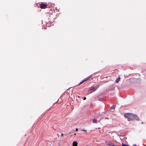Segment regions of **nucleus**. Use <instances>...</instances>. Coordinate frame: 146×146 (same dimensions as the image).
<instances>
[{"instance_id":"obj_1","label":"nucleus","mask_w":146,"mask_h":146,"mask_svg":"<svg viewBox=\"0 0 146 146\" xmlns=\"http://www.w3.org/2000/svg\"><path fill=\"white\" fill-rule=\"evenodd\" d=\"M124 116L128 118L129 120H138L139 119L137 116L132 114L126 113L125 115Z\"/></svg>"},{"instance_id":"obj_2","label":"nucleus","mask_w":146,"mask_h":146,"mask_svg":"<svg viewBox=\"0 0 146 146\" xmlns=\"http://www.w3.org/2000/svg\"><path fill=\"white\" fill-rule=\"evenodd\" d=\"M106 144L107 145H111L112 146H114L113 144L111 142L107 141L106 142Z\"/></svg>"},{"instance_id":"obj_3","label":"nucleus","mask_w":146,"mask_h":146,"mask_svg":"<svg viewBox=\"0 0 146 146\" xmlns=\"http://www.w3.org/2000/svg\"><path fill=\"white\" fill-rule=\"evenodd\" d=\"M47 6L45 4L42 3L40 5V7L41 9H45L46 8Z\"/></svg>"},{"instance_id":"obj_4","label":"nucleus","mask_w":146,"mask_h":146,"mask_svg":"<svg viewBox=\"0 0 146 146\" xmlns=\"http://www.w3.org/2000/svg\"><path fill=\"white\" fill-rule=\"evenodd\" d=\"M91 78V76H89L87 78V79H86L85 80H84L82 82H80V83L79 84H82V83H83L84 82H85V81H87V80H89Z\"/></svg>"},{"instance_id":"obj_5","label":"nucleus","mask_w":146,"mask_h":146,"mask_svg":"<svg viewBox=\"0 0 146 146\" xmlns=\"http://www.w3.org/2000/svg\"><path fill=\"white\" fill-rule=\"evenodd\" d=\"M78 143L76 141H74L73 143V146H77Z\"/></svg>"},{"instance_id":"obj_6","label":"nucleus","mask_w":146,"mask_h":146,"mask_svg":"<svg viewBox=\"0 0 146 146\" xmlns=\"http://www.w3.org/2000/svg\"><path fill=\"white\" fill-rule=\"evenodd\" d=\"M95 90H96L94 89V88H92V90H90V92L91 93H92L95 91Z\"/></svg>"},{"instance_id":"obj_7","label":"nucleus","mask_w":146,"mask_h":146,"mask_svg":"<svg viewBox=\"0 0 146 146\" xmlns=\"http://www.w3.org/2000/svg\"><path fill=\"white\" fill-rule=\"evenodd\" d=\"M120 78L119 77L116 80V82H118L120 80Z\"/></svg>"},{"instance_id":"obj_8","label":"nucleus","mask_w":146,"mask_h":146,"mask_svg":"<svg viewBox=\"0 0 146 146\" xmlns=\"http://www.w3.org/2000/svg\"><path fill=\"white\" fill-rule=\"evenodd\" d=\"M93 122L94 123H97L96 119H94L93 120Z\"/></svg>"},{"instance_id":"obj_9","label":"nucleus","mask_w":146,"mask_h":146,"mask_svg":"<svg viewBox=\"0 0 146 146\" xmlns=\"http://www.w3.org/2000/svg\"><path fill=\"white\" fill-rule=\"evenodd\" d=\"M115 108V106H113L111 107L110 109L111 110Z\"/></svg>"},{"instance_id":"obj_10","label":"nucleus","mask_w":146,"mask_h":146,"mask_svg":"<svg viewBox=\"0 0 146 146\" xmlns=\"http://www.w3.org/2000/svg\"><path fill=\"white\" fill-rule=\"evenodd\" d=\"M82 131H86V130H84V129H82Z\"/></svg>"},{"instance_id":"obj_11","label":"nucleus","mask_w":146,"mask_h":146,"mask_svg":"<svg viewBox=\"0 0 146 146\" xmlns=\"http://www.w3.org/2000/svg\"><path fill=\"white\" fill-rule=\"evenodd\" d=\"M133 146H137V145L136 144H134L133 145Z\"/></svg>"},{"instance_id":"obj_12","label":"nucleus","mask_w":146,"mask_h":146,"mask_svg":"<svg viewBox=\"0 0 146 146\" xmlns=\"http://www.w3.org/2000/svg\"><path fill=\"white\" fill-rule=\"evenodd\" d=\"M86 99V97H84V100H85Z\"/></svg>"},{"instance_id":"obj_13","label":"nucleus","mask_w":146,"mask_h":146,"mask_svg":"<svg viewBox=\"0 0 146 146\" xmlns=\"http://www.w3.org/2000/svg\"><path fill=\"white\" fill-rule=\"evenodd\" d=\"M78 129L77 128L76 129V131H78Z\"/></svg>"}]
</instances>
